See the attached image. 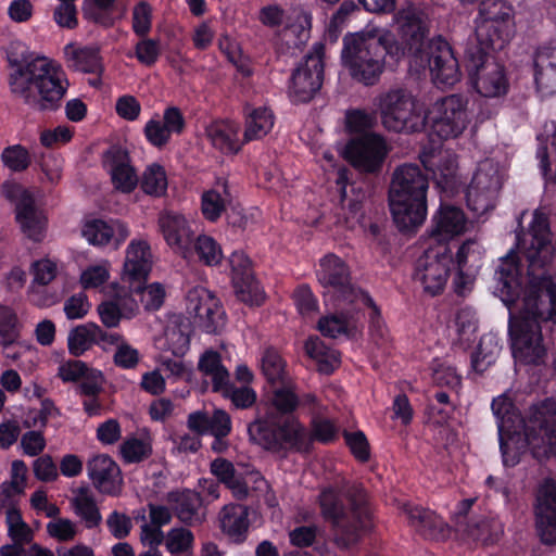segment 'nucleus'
<instances>
[{
    "label": "nucleus",
    "mask_w": 556,
    "mask_h": 556,
    "mask_svg": "<svg viewBox=\"0 0 556 556\" xmlns=\"http://www.w3.org/2000/svg\"><path fill=\"white\" fill-rule=\"evenodd\" d=\"M518 245L529 263L527 277L522 275L517 253L510 250L500 258L494 293L508 307L509 314L540 325L556 324V280L548 271L556 248L545 214L534 211L528 233L518 238Z\"/></svg>",
    "instance_id": "1"
},
{
    "label": "nucleus",
    "mask_w": 556,
    "mask_h": 556,
    "mask_svg": "<svg viewBox=\"0 0 556 556\" xmlns=\"http://www.w3.org/2000/svg\"><path fill=\"white\" fill-rule=\"evenodd\" d=\"M503 464L513 467L528 447L538 459L556 458V402L546 399L531 405L525 418L517 413L511 392L492 402Z\"/></svg>",
    "instance_id": "2"
},
{
    "label": "nucleus",
    "mask_w": 556,
    "mask_h": 556,
    "mask_svg": "<svg viewBox=\"0 0 556 556\" xmlns=\"http://www.w3.org/2000/svg\"><path fill=\"white\" fill-rule=\"evenodd\" d=\"M10 65L9 87L25 104L38 111H54L64 98L68 80L62 67L43 55H35L20 39L5 47Z\"/></svg>",
    "instance_id": "3"
},
{
    "label": "nucleus",
    "mask_w": 556,
    "mask_h": 556,
    "mask_svg": "<svg viewBox=\"0 0 556 556\" xmlns=\"http://www.w3.org/2000/svg\"><path fill=\"white\" fill-rule=\"evenodd\" d=\"M394 23L403 43L409 51L415 49L409 59L410 71L420 73L428 68L433 84L440 88L453 87L460 80L458 61L447 41L437 38L419 48L427 31V15L421 9L403 7L394 15Z\"/></svg>",
    "instance_id": "4"
},
{
    "label": "nucleus",
    "mask_w": 556,
    "mask_h": 556,
    "mask_svg": "<svg viewBox=\"0 0 556 556\" xmlns=\"http://www.w3.org/2000/svg\"><path fill=\"white\" fill-rule=\"evenodd\" d=\"M406 50V45L396 42L390 30L366 28L343 37L341 64L354 80L370 86L383 73L386 58L399 62Z\"/></svg>",
    "instance_id": "5"
},
{
    "label": "nucleus",
    "mask_w": 556,
    "mask_h": 556,
    "mask_svg": "<svg viewBox=\"0 0 556 556\" xmlns=\"http://www.w3.org/2000/svg\"><path fill=\"white\" fill-rule=\"evenodd\" d=\"M428 177L418 165L403 164L393 175L389 189V206L401 231L419 228L428 214Z\"/></svg>",
    "instance_id": "6"
},
{
    "label": "nucleus",
    "mask_w": 556,
    "mask_h": 556,
    "mask_svg": "<svg viewBox=\"0 0 556 556\" xmlns=\"http://www.w3.org/2000/svg\"><path fill=\"white\" fill-rule=\"evenodd\" d=\"M351 511L346 513L338 501L337 494L327 490L320 494L323 516L336 528L334 542L341 548L356 544L362 535L371 529L370 511L363 488L355 486L350 493Z\"/></svg>",
    "instance_id": "7"
},
{
    "label": "nucleus",
    "mask_w": 556,
    "mask_h": 556,
    "mask_svg": "<svg viewBox=\"0 0 556 556\" xmlns=\"http://www.w3.org/2000/svg\"><path fill=\"white\" fill-rule=\"evenodd\" d=\"M382 125L394 132H416L425 127L417 98L404 88H391L376 99Z\"/></svg>",
    "instance_id": "8"
},
{
    "label": "nucleus",
    "mask_w": 556,
    "mask_h": 556,
    "mask_svg": "<svg viewBox=\"0 0 556 556\" xmlns=\"http://www.w3.org/2000/svg\"><path fill=\"white\" fill-rule=\"evenodd\" d=\"M248 427L250 440L266 450L291 447L306 450L309 443L307 430L294 417L283 420L273 414L261 416Z\"/></svg>",
    "instance_id": "9"
},
{
    "label": "nucleus",
    "mask_w": 556,
    "mask_h": 556,
    "mask_svg": "<svg viewBox=\"0 0 556 556\" xmlns=\"http://www.w3.org/2000/svg\"><path fill=\"white\" fill-rule=\"evenodd\" d=\"M513 9L504 0H483L476 22L473 42L482 49H502L513 30Z\"/></svg>",
    "instance_id": "10"
},
{
    "label": "nucleus",
    "mask_w": 556,
    "mask_h": 556,
    "mask_svg": "<svg viewBox=\"0 0 556 556\" xmlns=\"http://www.w3.org/2000/svg\"><path fill=\"white\" fill-rule=\"evenodd\" d=\"M492 49H482L473 42L466 48L469 80L475 91L483 98L504 97L509 80L504 67L489 58Z\"/></svg>",
    "instance_id": "11"
},
{
    "label": "nucleus",
    "mask_w": 556,
    "mask_h": 556,
    "mask_svg": "<svg viewBox=\"0 0 556 556\" xmlns=\"http://www.w3.org/2000/svg\"><path fill=\"white\" fill-rule=\"evenodd\" d=\"M1 194L15 205V220L23 235L34 242H41L47 233L48 216L36 204L33 193L22 185L8 180L1 186Z\"/></svg>",
    "instance_id": "12"
},
{
    "label": "nucleus",
    "mask_w": 556,
    "mask_h": 556,
    "mask_svg": "<svg viewBox=\"0 0 556 556\" xmlns=\"http://www.w3.org/2000/svg\"><path fill=\"white\" fill-rule=\"evenodd\" d=\"M425 116V126L441 139H452L460 136L470 123L468 100L458 94H452L434 101Z\"/></svg>",
    "instance_id": "13"
},
{
    "label": "nucleus",
    "mask_w": 556,
    "mask_h": 556,
    "mask_svg": "<svg viewBox=\"0 0 556 556\" xmlns=\"http://www.w3.org/2000/svg\"><path fill=\"white\" fill-rule=\"evenodd\" d=\"M508 332L516 362L531 366L545 363L548 342L542 334L540 324L509 314Z\"/></svg>",
    "instance_id": "14"
},
{
    "label": "nucleus",
    "mask_w": 556,
    "mask_h": 556,
    "mask_svg": "<svg viewBox=\"0 0 556 556\" xmlns=\"http://www.w3.org/2000/svg\"><path fill=\"white\" fill-rule=\"evenodd\" d=\"M319 283L327 292L336 298L338 306L351 304L354 306L372 305L370 296L355 288L350 282V273L344 262L333 254H328L319 261L317 269Z\"/></svg>",
    "instance_id": "15"
},
{
    "label": "nucleus",
    "mask_w": 556,
    "mask_h": 556,
    "mask_svg": "<svg viewBox=\"0 0 556 556\" xmlns=\"http://www.w3.org/2000/svg\"><path fill=\"white\" fill-rule=\"evenodd\" d=\"M503 168L492 159L481 161L466 191L468 207L478 216L493 210L502 188Z\"/></svg>",
    "instance_id": "16"
},
{
    "label": "nucleus",
    "mask_w": 556,
    "mask_h": 556,
    "mask_svg": "<svg viewBox=\"0 0 556 556\" xmlns=\"http://www.w3.org/2000/svg\"><path fill=\"white\" fill-rule=\"evenodd\" d=\"M324 45L315 43L305 55L303 63L292 74L289 96L293 102H308L320 89L324 74Z\"/></svg>",
    "instance_id": "17"
},
{
    "label": "nucleus",
    "mask_w": 556,
    "mask_h": 556,
    "mask_svg": "<svg viewBox=\"0 0 556 556\" xmlns=\"http://www.w3.org/2000/svg\"><path fill=\"white\" fill-rule=\"evenodd\" d=\"M453 254L448 245H437L425 251L418 261L416 279L430 295L442 292L451 274Z\"/></svg>",
    "instance_id": "18"
},
{
    "label": "nucleus",
    "mask_w": 556,
    "mask_h": 556,
    "mask_svg": "<svg viewBox=\"0 0 556 556\" xmlns=\"http://www.w3.org/2000/svg\"><path fill=\"white\" fill-rule=\"evenodd\" d=\"M473 227L475 222L462 207L441 203L431 216L428 235L438 245H448L451 241L470 232Z\"/></svg>",
    "instance_id": "19"
},
{
    "label": "nucleus",
    "mask_w": 556,
    "mask_h": 556,
    "mask_svg": "<svg viewBox=\"0 0 556 556\" xmlns=\"http://www.w3.org/2000/svg\"><path fill=\"white\" fill-rule=\"evenodd\" d=\"M153 265L150 244L144 239H132L125 250V260L121 271L122 286L130 291L141 290Z\"/></svg>",
    "instance_id": "20"
},
{
    "label": "nucleus",
    "mask_w": 556,
    "mask_h": 556,
    "mask_svg": "<svg viewBox=\"0 0 556 556\" xmlns=\"http://www.w3.org/2000/svg\"><path fill=\"white\" fill-rule=\"evenodd\" d=\"M260 23L270 29L285 28L300 40H306L312 27V14L303 8H294L287 12L276 3L262 7L257 16Z\"/></svg>",
    "instance_id": "21"
},
{
    "label": "nucleus",
    "mask_w": 556,
    "mask_h": 556,
    "mask_svg": "<svg viewBox=\"0 0 556 556\" xmlns=\"http://www.w3.org/2000/svg\"><path fill=\"white\" fill-rule=\"evenodd\" d=\"M186 308L194 324L206 332H215L224 325V311L211 291L194 287L187 294Z\"/></svg>",
    "instance_id": "22"
},
{
    "label": "nucleus",
    "mask_w": 556,
    "mask_h": 556,
    "mask_svg": "<svg viewBox=\"0 0 556 556\" xmlns=\"http://www.w3.org/2000/svg\"><path fill=\"white\" fill-rule=\"evenodd\" d=\"M484 248L476 239L465 240L457 249L455 260L454 285L457 293H465L472 287L479 271L483 265Z\"/></svg>",
    "instance_id": "23"
},
{
    "label": "nucleus",
    "mask_w": 556,
    "mask_h": 556,
    "mask_svg": "<svg viewBox=\"0 0 556 556\" xmlns=\"http://www.w3.org/2000/svg\"><path fill=\"white\" fill-rule=\"evenodd\" d=\"M389 152L386 140L378 134H365L352 139L345 148L351 164L364 172L378 169Z\"/></svg>",
    "instance_id": "24"
},
{
    "label": "nucleus",
    "mask_w": 556,
    "mask_h": 556,
    "mask_svg": "<svg viewBox=\"0 0 556 556\" xmlns=\"http://www.w3.org/2000/svg\"><path fill=\"white\" fill-rule=\"evenodd\" d=\"M535 523L538 533L545 544L556 543V480L544 479L536 491Z\"/></svg>",
    "instance_id": "25"
},
{
    "label": "nucleus",
    "mask_w": 556,
    "mask_h": 556,
    "mask_svg": "<svg viewBox=\"0 0 556 556\" xmlns=\"http://www.w3.org/2000/svg\"><path fill=\"white\" fill-rule=\"evenodd\" d=\"M419 159L424 167L432 173L438 187L453 191L458 185V167L456 155L450 150H443L434 143L430 149H422Z\"/></svg>",
    "instance_id": "26"
},
{
    "label": "nucleus",
    "mask_w": 556,
    "mask_h": 556,
    "mask_svg": "<svg viewBox=\"0 0 556 556\" xmlns=\"http://www.w3.org/2000/svg\"><path fill=\"white\" fill-rule=\"evenodd\" d=\"M105 294L111 298L101 302L97 312L103 326L115 328L119 325L122 318H132L138 312V304L134 299H128L126 286L117 282L111 283L105 289Z\"/></svg>",
    "instance_id": "27"
},
{
    "label": "nucleus",
    "mask_w": 556,
    "mask_h": 556,
    "mask_svg": "<svg viewBox=\"0 0 556 556\" xmlns=\"http://www.w3.org/2000/svg\"><path fill=\"white\" fill-rule=\"evenodd\" d=\"M81 236L97 248L112 245L117 250L129 236L128 226L119 219H87L81 226Z\"/></svg>",
    "instance_id": "28"
},
{
    "label": "nucleus",
    "mask_w": 556,
    "mask_h": 556,
    "mask_svg": "<svg viewBox=\"0 0 556 556\" xmlns=\"http://www.w3.org/2000/svg\"><path fill=\"white\" fill-rule=\"evenodd\" d=\"M87 473L100 493L112 496L119 494L123 478L118 465L109 455L99 454L90 458Z\"/></svg>",
    "instance_id": "29"
},
{
    "label": "nucleus",
    "mask_w": 556,
    "mask_h": 556,
    "mask_svg": "<svg viewBox=\"0 0 556 556\" xmlns=\"http://www.w3.org/2000/svg\"><path fill=\"white\" fill-rule=\"evenodd\" d=\"M159 226L167 244L178 254L188 257L192 253V230L185 216L166 212L160 215Z\"/></svg>",
    "instance_id": "30"
},
{
    "label": "nucleus",
    "mask_w": 556,
    "mask_h": 556,
    "mask_svg": "<svg viewBox=\"0 0 556 556\" xmlns=\"http://www.w3.org/2000/svg\"><path fill=\"white\" fill-rule=\"evenodd\" d=\"M103 165L110 173L116 189L130 192L136 187L138 177L130 165L126 150L119 147H111L103 154Z\"/></svg>",
    "instance_id": "31"
},
{
    "label": "nucleus",
    "mask_w": 556,
    "mask_h": 556,
    "mask_svg": "<svg viewBox=\"0 0 556 556\" xmlns=\"http://www.w3.org/2000/svg\"><path fill=\"white\" fill-rule=\"evenodd\" d=\"M533 76L542 96L556 93V43L538 49L533 59Z\"/></svg>",
    "instance_id": "32"
},
{
    "label": "nucleus",
    "mask_w": 556,
    "mask_h": 556,
    "mask_svg": "<svg viewBox=\"0 0 556 556\" xmlns=\"http://www.w3.org/2000/svg\"><path fill=\"white\" fill-rule=\"evenodd\" d=\"M403 511L412 527L421 535L432 540H445L450 533L448 525L435 513L412 504H404Z\"/></svg>",
    "instance_id": "33"
},
{
    "label": "nucleus",
    "mask_w": 556,
    "mask_h": 556,
    "mask_svg": "<svg viewBox=\"0 0 556 556\" xmlns=\"http://www.w3.org/2000/svg\"><path fill=\"white\" fill-rule=\"evenodd\" d=\"M240 125L233 121H215L207 125L205 135L211 144L224 154H236L244 144L240 139Z\"/></svg>",
    "instance_id": "34"
},
{
    "label": "nucleus",
    "mask_w": 556,
    "mask_h": 556,
    "mask_svg": "<svg viewBox=\"0 0 556 556\" xmlns=\"http://www.w3.org/2000/svg\"><path fill=\"white\" fill-rule=\"evenodd\" d=\"M248 508L239 504L225 505L218 515L222 532L233 543H242L249 531Z\"/></svg>",
    "instance_id": "35"
},
{
    "label": "nucleus",
    "mask_w": 556,
    "mask_h": 556,
    "mask_svg": "<svg viewBox=\"0 0 556 556\" xmlns=\"http://www.w3.org/2000/svg\"><path fill=\"white\" fill-rule=\"evenodd\" d=\"M64 58L67 66L83 73L101 74L103 71L99 49L92 46L67 43L64 47Z\"/></svg>",
    "instance_id": "36"
},
{
    "label": "nucleus",
    "mask_w": 556,
    "mask_h": 556,
    "mask_svg": "<svg viewBox=\"0 0 556 556\" xmlns=\"http://www.w3.org/2000/svg\"><path fill=\"white\" fill-rule=\"evenodd\" d=\"M70 503L74 514L84 522L87 529L100 526L102 515L89 486L80 485L73 489Z\"/></svg>",
    "instance_id": "37"
},
{
    "label": "nucleus",
    "mask_w": 556,
    "mask_h": 556,
    "mask_svg": "<svg viewBox=\"0 0 556 556\" xmlns=\"http://www.w3.org/2000/svg\"><path fill=\"white\" fill-rule=\"evenodd\" d=\"M231 202V194L228 184L224 179L217 180L214 186L202 193L201 211L203 216L210 220H217Z\"/></svg>",
    "instance_id": "38"
},
{
    "label": "nucleus",
    "mask_w": 556,
    "mask_h": 556,
    "mask_svg": "<svg viewBox=\"0 0 556 556\" xmlns=\"http://www.w3.org/2000/svg\"><path fill=\"white\" fill-rule=\"evenodd\" d=\"M275 125V115L268 108L260 106L251 110L244 119L243 142L261 140L266 137Z\"/></svg>",
    "instance_id": "39"
},
{
    "label": "nucleus",
    "mask_w": 556,
    "mask_h": 556,
    "mask_svg": "<svg viewBox=\"0 0 556 556\" xmlns=\"http://www.w3.org/2000/svg\"><path fill=\"white\" fill-rule=\"evenodd\" d=\"M168 501L174 504V509L181 521L194 523L202 520L203 517L199 510L203 500L198 492L190 490L172 492L168 494Z\"/></svg>",
    "instance_id": "40"
},
{
    "label": "nucleus",
    "mask_w": 556,
    "mask_h": 556,
    "mask_svg": "<svg viewBox=\"0 0 556 556\" xmlns=\"http://www.w3.org/2000/svg\"><path fill=\"white\" fill-rule=\"evenodd\" d=\"M305 352L316 362L318 370L323 374L329 375L340 365L339 353L327 348L317 337L307 339Z\"/></svg>",
    "instance_id": "41"
},
{
    "label": "nucleus",
    "mask_w": 556,
    "mask_h": 556,
    "mask_svg": "<svg viewBox=\"0 0 556 556\" xmlns=\"http://www.w3.org/2000/svg\"><path fill=\"white\" fill-rule=\"evenodd\" d=\"M100 326L96 323H86L72 329L67 337L68 351L74 356H80L97 342Z\"/></svg>",
    "instance_id": "42"
},
{
    "label": "nucleus",
    "mask_w": 556,
    "mask_h": 556,
    "mask_svg": "<svg viewBox=\"0 0 556 556\" xmlns=\"http://www.w3.org/2000/svg\"><path fill=\"white\" fill-rule=\"evenodd\" d=\"M500 352L501 344L496 334L486 333L482 336L471 359L472 368L477 372H483L496 361Z\"/></svg>",
    "instance_id": "43"
},
{
    "label": "nucleus",
    "mask_w": 556,
    "mask_h": 556,
    "mask_svg": "<svg viewBox=\"0 0 556 556\" xmlns=\"http://www.w3.org/2000/svg\"><path fill=\"white\" fill-rule=\"evenodd\" d=\"M199 369L204 376L211 378L215 392L224 388L230 379L228 370L222 364L219 354L212 350L204 352L200 357Z\"/></svg>",
    "instance_id": "44"
},
{
    "label": "nucleus",
    "mask_w": 556,
    "mask_h": 556,
    "mask_svg": "<svg viewBox=\"0 0 556 556\" xmlns=\"http://www.w3.org/2000/svg\"><path fill=\"white\" fill-rule=\"evenodd\" d=\"M211 471L232 491V494L236 497L241 498L248 494V488L245 483L236 472L230 462L223 458H217L211 464Z\"/></svg>",
    "instance_id": "45"
},
{
    "label": "nucleus",
    "mask_w": 556,
    "mask_h": 556,
    "mask_svg": "<svg viewBox=\"0 0 556 556\" xmlns=\"http://www.w3.org/2000/svg\"><path fill=\"white\" fill-rule=\"evenodd\" d=\"M260 367L264 377L270 384H287L288 376L286 372V364L276 350L266 349L262 353Z\"/></svg>",
    "instance_id": "46"
},
{
    "label": "nucleus",
    "mask_w": 556,
    "mask_h": 556,
    "mask_svg": "<svg viewBox=\"0 0 556 556\" xmlns=\"http://www.w3.org/2000/svg\"><path fill=\"white\" fill-rule=\"evenodd\" d=\"M111 277V262L100 260L81 269L79 285L84 290L99 289L103 287Z\"/></svg>",
    "instance_id": "47"
},
{
    "label": "nucleus",
    "mask_w": 556,
    "mask_h": 556,
    "mask_svg": "<svg viewBox=\"0 0 556 556\" xmlns=\"http://www.w3.org/2000/svg\"><path fill=\"white\" fill-rule=\"evenodd\" d=\"M140 186L147 194L153 197L164 195L168 186L164 167L156 163L148 165L141 175Z\"/></svg>",
    "instance_id": "48"
},
{
    "label": "nucleus",
    "mask_w": 556,
    "mask_h": 556,
    "mask_svg": "<svg viewBox=\"0 0 556 556\" xmlns=\"http://www.w3.org/2000/svg\"><path fill=\"white\" fill-rule=\"evenodd\" d=\"M318 330L329 338L350 336L355 330L352 315H327L319 319Z\"/></svg>",
    "instance_id": "49"
},
{
    "label": "nucleus",
    "mask_w": 556,
    "mask_h": 556,
    "mask_svg": "<svg viewBox=\"0 0 556 556\" xmlns=\"http://www.w3.org/2000/svg\"><path fill=\"white\" fill-rule=\"evenodd\" d=\"M315 400L316 397L313 394H305L300 400L291 387L286 386L275 390L271 397V404L280 413L287 414L293 412L300 403L304 405H311L315 403Z\"/></svg>",
    "instance_id": "50"
},
{
    "label": "nucleus",
    "mask_w": 556,
    "mask_h": 556,
    "mask_svg": "<svg viewBox=\"0 0 556 556\" xmlns=\"http://www.w3.org/2000/svg\"><path fill=\"white\" fill-rule=\"evenodd\" d=\"M217 392L222 393L225 399L229 400L239 409L252 407L257 399L256 391L253 388L250 386L236 387L230 383V379Z\"/></svg>",
    "instance_id": "51"
},
{
    "label": "nucleus",
    "mask_w": 556,
    "mask_h": 556,
    "mask_svg": "<svg viewBox=\"0 0 556 556\" xmlns=\"http://www.w3.org/2000/svg\"><path fill=\"white\" fill-rule=\"evenodd\" d=\"M194 252L199 261L207 266H216L223 260V250L219 243L207 235H201L195 239Z\"/></svg>",
    "instance_id": "52"
},
{
    "label": "nucleus",
    "mask_w": 556,
    "mask_h": 556,
    "mask_svg": "<svg viewBox=\"0 0 556 556\" xmlns=\"http://www.w3.org/2000/svg\"><path fill=\"white\" fill-rule=\"evenodd\" d=\"M467 533L476 541L490 544L498 540L502 535L503 526L497 519H483L477 523L469 525Z\"/></svg>",
    "instance_id": "53"
},
{
    "label": "nucleus",
    "mask_w": 556,
    "mask_h": 556,
    "mask_svg": "<svg viewBox=\"0 0 556 556\" xmlns=\"http://www.w3.org/2000/svg\"><path fill=\"white\" fill-rule=\"evenodd\" d=\"M29 274L30 282L50 286L59 275L58 261L48 256L36 260L29 266Z\"/></svg>",
    "instance_id": "54"
},
{
    "label": "nucleus",
    "mask_w": 556,
    "mask_h": 556,
    "mask_svg": "<svg viewBox=\"0 0 556 556\" xmlns=\"http://www.w3.org/2000/svg\"><path fill=\"white\" fill-rule=\"evenodd\" d=\"M165 546L173 555L190 554L193 546V534L186 528H173L165 535Z\"/></svg>",
    "instance_id": "55"
},
{
    "label": "nucleus",
    "mask_w": 556,
    "mask_h": 556,
    "mask_svg": "<svg viewBox=\"0 0 556 556\" xmlns=\"http://www.w3.org/2000/svg\"><path fill=\"white\" fill-rule=\"evenodd\" d=\"M236 280L233 287L238 299L249 305H261L265 300V293L253 276Z\"/></svg>",
    "instance_id": "56"
},
{
    "label": "nucleus",
    "mask_w": 556,
    "mask_h": 556,
    "mask_svg": "<svg viewBox=\"0 0 556 556\" xmlns=\"http://www.w3.org/2000/svg\"><path fill=\"white\" fill-rule=\"evenodd\" d=\"M119 451L126 463H139L151 454L152 447L148 439L131 437L123 442Z\"/></svg>",
    "instance_id": "57"
},
{
    "label": "nucleus",
    "mask_w": 556,
    "mask_h": 556,
    "mask_svg": "<svg viewBox=\"0 0 556 556\" xmlns=\"http://www.w3.org/2000/svg\"><path fill=\"white\" fill-rule=\"evenodd\" d=\"M29 302L40 308L55 305L60 301V294L49 288V285H36L30 282L27 289Z\"/></svg>",
    "instance_id": "58"
},
{
    "label": "nucleus",
    "mask_w": 556,
    "mask_h": 556,
    "mask_svg": "<svg viewBox=\"0 0 556 556\" xmlns=\"http://www.w3.org/2000/svg\"><path fill=\"white\" fill-rule=\"evenodd\" d=\"M1 160L5 167L12 172H23L30 164V156L26 148L15 144L2 151Z\"/></svg>",
    "instance_id": "59"
},
{
    "label": "nucleus",
    "mask_w": 556,
    "mask_h": 556,
    "mask_svg": "<svg viewBox=\"0 0 556 556\" xmlns=\"http://www.w3.org/2000/svg\"><path fill=\"white\" fill-rule=\"evenodd\" d=\"M126 289L128 290V299H132V293H140L141 302L147 309H159L164 302L165 289L159 282H153L146 287L141 285V290L139 291H130L129 286H126Z\"/></svg>",
    "instance_id": "60"
},
{
    "label": "nucleus",
    "mask_w": 556,
    "mask_h": 556,
    "mask_svg": "<svg viewBox=\"0 0 556 556\" xmlns=\"http://www.w3.org/2000/svg\"><path fill=\"white\" fill-rule=\"evenodd\" d=\"M46 529L51 538L60 542L73 541L78 533L77 525L68 518H54L47 523Z\"/></svg>",
    "instance_id": "61"
},
{
    "label": "nucleus",
    "mask_w": 556,
    "mask_h": 556,
    "mask_svg": "<svg viewBox=\"0 0 556 556\" xmlns=\"http://www.w3.org/2000/svg\"><path fill=\"white\" fill-rule=\"evenodd\" d=\"M8 533L14 543H27L31 539L29 527L23 521L18 509L11 510L5 514Z\"/></svg>",
    "instance_id": "62"
},
{
    "label": "nucleus",
    "mask_w": 556,
    "mask_h": 556,
    "mask_svg": "<svg viewBox=\"0 0 556 556\" xmlns=\"http://www.w3.org/2000/svg\"><path fill=\"white\" fill-rule=\"evenodd\" d=\"M165 349L173 355L180 357L189 350V336L177 326H169L165 330Z\"/></svg>",
    "instance_id": "63"
},
{
    "label": "nucleus",
    "mask_w": 556,
    "mask_h": 556,
    "mask_svg": "<svg viewBox=\"0 0 556 556\" xmlns=\"http://www.w3.org/2000/svg\"><path fill=\"white\" fill-rule=\"evenodd\" d=\"M161 54L160 41L153 38H147L137 42L135 47V55L137 60L147 66L153 65Z\"/></svg>",
    "instance_id": "64"
}]
</instances>
